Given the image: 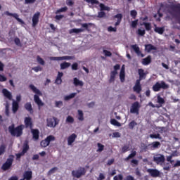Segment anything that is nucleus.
<instances>
[{
    "label": "nucleus",
    "instance_id": "53",
    "mask_svg": "<svg viewBox=\"0 0 180 180\" xmlns=\"http://www.w3.org/2000/svg\"><path fill=\"white\" fill-rule=\"evenodd\" d=\"M86 2H87L88 4H91V5L99 4V1H98L97 0H86Z\"/></svg>",
    "mask_w": 180,
    "mask_h": 180
},
{
    "label": "nucleus",
    "instance_id": "29",
    "mask_svg": "<svg viewBox=\"0 0 180 180\" xmlns=\"http://www.w3.org/2000/svg\"><path fill=\"white\" fill-rule=\"evenodd\" d=\"M29 88L33 91L34 94H37V95L41 96V92L35 87V86L30 84L29 85Z\"/></svg>",
    "mask_w": 180,
    "mask_h": 180
},
{
    "label": "nucleus",
    "instance_id": "47",
    "mask_svg": "<svg viewBox=\"0 0 180 180\" xmlns=\"http://www.w3.org/2000/svg\"><path fill=\"white\" fill-rule=\"evenodd\" d=\"M98 146V150L97 152H102L105 149V146L103 145L102 143H97Z\"/></svg>",
    "mask_w": 180,
    "mask_h": 180
},
{
    "label": "nucleus",
    "instance_id": "10",
    "mask_svg": "<svg viewBox=\"0 0 180 180\" xmlns=\"http://www.w3.org/2000/svg\"><path fill=\"white\" fill-rule=\"evenodd\" d=\"M75 59L74 56L49 57L51 61L70 60Z\"/></svg>",
    "mask_w": 180,
    "mask_h": 180
},
{
    "label": "nucleus",
    "instance_id": "35",
    "mask_svg": "<svg viewBox=\"0 0 180 180\" xmlns=\"http://www.w3.org/2000/svg\"><path fill=\"white\" fill-rule=\"evenodd\" d=\"M25 108L29 112L32 113L33 112V109H32V105H31L30 103H27L25 104Z\"/></svg>",
    "mask_w": 180,
    "mask_h": 180
},
{
    "label": "nucleus",
    "instance_id": "60",
    "mask_svg": "<svg viewBox=\"0 0 180 180\" xmlns=\"http://www.w3.org/2000/svg\"><path fill=\"white\" fill-rule=\"evenodd\" d=\"M71 69L72 70H78V63H73L72 65H71Z\"/></svg>",
    "mask_w": 180,
    "mask_h": 180
},
{
    "label": "nucleus",
    "instance_id": "32",
    "mask_svg": "<svg viewBox=\"0 0 180 180\" xmlns=\"http://www.w3.org/2000/svg\"><path fill=\"white\" fill-rule=\"evenodd\" d=\"M117 75V71H112L110 72V77L109 79V82H114L115 80V76Z\"/></svg>",
    "mask_w": 180,
    "mask_h": 180
},
{
    "label": "nucleus",
    "instance_id": "22",
    "mask_svg": "<svg viewBox=\"0 0 180 180\" xmlns=\"http://www.w3.org/2000/svg\"><path fill=\"white\" fill-rule=\"evenodd\" d=\"M145 51L148 53L151 52V51H157V47L150 44L145 45Z\"/></svg>",
    "mask_w": 180,
    "mask_h": 180
},
{
    "label": "nucleus",
    "instance_id": "15",
    "mask_svg": "<svg viewBox=\"0 0 180 180\" xmlns=\"http://www.w3.org/2000/svg\"><path fill=\"white\" fill-rule=\"evenodd\" d=\"M131 49L134 51L135 53L137 54L138 56H141L142 58L145 57V55L141 53V51H140V48L136 44L131 45Z\"/></svg>",
    "mask_w": 180,
    "mask_h": 180
},
{
    "label": "nucleus",
    "instance_id": "8",
    "mask_svg": "<svg viewBox=\"0 0 180 180\" xmlns=\"http://www.w3.org/2000/svg\"><path fill=\"white\" fill-rule=\"evenodd\" d=\"M59 120L56 117H51L46 120V125L50 128H54L58 124Z\"/></svg>",
    "mask_w": 180,
    "mask_h": 180
},
{
    "label": "nucleus",
    "instance_id": "17",
    "mask_svg": "<svg viewBox=\"0 0 180 180\" xmlns=\"http://www.w3.org/2000/svg\"><path fill=\"white\" fill-rule=\"evenodd\" d=\"M138 75H139V82H141L142 79H145L146 77H147V73L144 72V70L143 69H138Z\"/></svg>",
    "mask_w": 180,
    "mask_h": 180
},
{
    "label": "nucleus",
    "instance_id": "21",
    "mask_svg": "<svg viewBox=\"0 0 180 180\" xmlns=\"http://www.w3.org/2000/svg\"><path fill=\"white\" fill-rule=\"evenodd\" d=\"M19 110V103L18 101H13L12 103V112L13 114H15Z\"/></svg>",
    "mask_w": 180,
    "mask_h": 180
},
{
    "label": "nucleus",
    "instance_id": "55",
    "mask_svg": "<svg viewBox=\"0 0 180 180\" xmlns=\"http://www.w3.org/2000/svg\"><path fill=\"white\" fill-rule=\"evenodd\" d=\"M32 70H34L35 72H39L42 70V68L41 66H36L32 68Z\"/></svg>",
    "mask_w": 180,
    "mask_h": 180
},
{
    "label": "nucleus",
    "instance_id": "12",
    "mask_svg": "<svg viewBox=\"0 0 180 180\" xmlns=\"http://www.w3.org/2000/svg\"><path fill=\"white\" fill-rule=\"evenodd\" d=\"M40 13L37 12L34 14L33 18H32V27H35L37 24H39V20Z\"/></svg>",
    "mask_w": 180,
    "mask_h": 180
},
{
    "label": "nucleus",
    "instance_id": "36",
    "mask_svg": "<svg viewBox=\"0 0 180 180\" xmlns=\"http://www.w3.org/2000/svg\"><path fill=\"white\" fill-rule=\"evenodd\" d=\"M84 32V29H76V28H74V29H71L70 30V34H72V33L78 34V33H82V32Z\"/></svg>",
    "mask_w": 180,
    "mask_h": 180
},
{
    "label": "nucleus",
    "instance_id": "56",
    "mask_svg": "<svg viewBox=\"0 0 180 180\" xmlns=\"http://www.w3.org/2000/svg\"><path fill=\"white\" fill-rule=\"evenodd\" d=\"M129 146L125 145L124 147L122 148V153H125L129 151Z\"/></svg>",
    "mask_w": 180,
    "mask_h": 180
},
{
    "label": "nucleus",
    "instance_id": "5",
    "mask_svg": "<svg viewBox=\"0 0 180 180\" xmlns=\"http://www.w3.org/2000/svg\"><path fill=\"white\" fill-rule=\"evenodd\" d=\"M146 172H148L152 178H161V175H163V173H161L157 169H148Z\"/></svg>",
    "mask_w": 180,
    "mask_h": 180
},
{
    "label": "nucleus",
    "instance_id": "26",
    "mask_svg": "<svg viewBox=\"0 0 180 180\" xmlns=\"http://www.w3.org/2000/svg\"><path fill=\"white\" fill-rule=\"evenodd\" d=\"M2 92L4 97H6V98H8L10 101L12 100V94L10 91H8V90L4 89Z\"/></svg>",
    "mask_w": 180,
    "mask_h": 180
},
{
    "label": "nucleus",
    "instance_id": "24",
    "mask_svg": "<svg viewBox=\"0 0 180 180\" xmlns=\"http://www.w3.org/2000/svg\"><path fill=\"white\" fill-rule=\"evenodd\" d=\"M34 103L37 104L38 107H41L44 105V103H42L41 100L39 98V96H37V94L34 96Z\"/></svg>",
    "mask_w": 180,
    "mask_h": 180
},
{
    "label": "nucleus",
    "instance_id": "42",
    "mask_svg": "<svg viewBox=\"0 0 180 180\" xmlns=\"http://www.w3.org/2000/svg\"><path fill=\"white\" fill-rule=\"evenodd\" d=\"M129 129L131 130H133L134 128L137 126V123L135 122V120H132L131 122L129 123L128 124Z\"/></svg>",
    "mask_w": 180,
    "mask_h": 180
},
{
    "label": "nucleus",
    "instance_id": "25",
    "mask_svg": "<svg viewBox=\"0 0 180 180\" xmlns=\"http://www.w3.org/2000/svg\"><path fill=\"white\" fill-rule=\"evenodd\" d=\"M63 77V73L61 72H58V76H56V84H61V83L63 82V80L61 79V78Z\"/></svg>",
    "mask_w": 180,
    "mask_h": 180
},
{
    "label": "nucleus",
    "instance_id": "13",
    "mask_svg": "<svg viewBox=\"0 0 180 180\" xmlns=\"http://www.w3.org/2000/svg\"><path fill=\"white\" fill-rule=\"evenodd\" d=\"M4 15L10 17H13V18L16 19L17 22H19L21 24H24V21L18 18L19 15H18V13H9V11H6L4 12Z\"/></svg>",
    "mask_w": 180,
    "mask_h": 180
},
{
    "label": "nucleus",
    "instance_id": "58",
    "mask_svg": "<svg viewBox=\"0 0 180 180\" xmlns=\"http://www.w3.org/2000/svg\"><path fill=\"white\" fill-rule=\"evenodd\" d=\"M138 23H139V20L131 21V27L136 28Z\"/></svg>",
    "mask_w": 180,
    "mask_h": 180
},
{
    "label": "nucleus",
    "instance_id": "63",
    "mask_svg": "<svg viewBox=\"0 0 180 180\" xmlns=\"http://www.w3.org/2000/svg\"><path fill=\"white\" fill-rule=\"evenodd\" d=\"M108 31L109 32H115L117 31V29H116L115 27H113L112 26H110V27H108Z\"/></svg>",
    "mask_w": 180,
    "mask_h": 180
},
{
    "label": "nucleus",
    "instance_id": "39",
    "mask_svg": "<svg viewBox=\"0 0 180 180\" xmlns=\"http://www.w3.org/2000/svg\"><path fill=\"white\" fill-rule=\"evenodd\" d=\"M76 95H77L76 93H72V94H70L68 96H64V101H70L72 98H75Z\"/></svg>",
    "mask_w": 180,
    "mask_h": 180
},
{
    "label": "nucleus",
    "instance_id": "62",
    "mask_svg": "<svg viewBox=\"0 0 180 180\" xmlns=\"http://www.w3.org/2000/svg\"><path fill=\"white\" fill-rule=\"evenodd\" d=\"M103 17H105V13L103 11H100L98 13V18H102Z\"/></svg>",
    "mask_w": 180,
    "mask_h": 180
},
{
    "label": "nucleus",
    "instance_id": "20",
    "mask_svg": "<svg viewBox=\"0 0 180 180\" xmlns=\"http://www.w3.org/2000/svg\"><path fill=\"white\" fill-rule=\"evenodd\" d=\"M76 138H77V135L75 134H72L70 136H68V145L70 146L73 143H75V141L76 140Z\"/></svg>",
    "mask_w": 180,
    "mask_h": 180
},
{
    "label": "nucleus",
    "instance_id": "44",
    "mask_svg": "<svg viewBox=\"0 0 180 180\" xmlns=\"http://www.w3.org/2000/svg\"><path fill=\"white\" fill-rule=\"evenodd\" d=\"M158 103H159V105H162L163 104L165 103V100L160 96H158Z\"/></svg>",
    "mask_w": 180,
    "mask_h": 180
},
{
    "label": "nucleus",
    "instance_id": "7",
    "mask_svg": "<svg viewBox=\"0 0 180 180\" xmlns=\"http://www.w3.org/2000/svg\"><path fill=\"white\" fill-rule=\"evenodd\" d=\"M53 141H55V136L50 135L48 137H46L45 140L41 141L40 146L42 148L48 147L49 143Z\"/></svg>",
    "mask_w": 180,
    "mask_h": 180
},
{
    "label": "nucleus",
    "instance_id": "23",
    "mask_svg": "<svg viewBox=\"0 0 180 180\" xmlns=\"http://www.w3.org/2000/svg\"><path fill=\"white\" fill-rule=\"evenodd\" d=\"M154 26H155L154 31L155 33H158L160 35L163 34L164 32L165 31V29L164 28V27H157V25H154Z\"/></svg>",
    "mask_w": 180,
    "mask_h": 180
},
{
    "label": "nucleus",
    "instance_id": "16",
    "mask_svg": "<svg viewBox=\"0 0 180 180\" xmlns=\"http://www.w3.org/2000/svg\"><path fill=\"white\" fill-rule=\"evenodd\" d=\"M25 128H30L32 129L33 128V123H32V120H31V117H25Z\"/></svg>",
    "mask_w": 180,
    "mask_h": 180
},
{
    "label": "nucleus",
    "instance_id": "6",
    "mask_svg": "<svg viewBox=\"0 0 180 180\" xmlns=\"http://www.w3.org/2000/svg\"><path fill=\"white\" fill-rule=\"evenodd\" d=\"M161 143L159 141H154L152 143L146 146L144 150H154L160 148Z\"/></svg>",
    "mask_w": 180,
    "mask_h": 180
},
{
    "label": "nucleus",
    "instance_id": "34",
    "mask_svg": "<svg viewBox=\"0 0 180 180\" xmlns=\"http://www.w3.org/2000/svg\"><path fill=\"white\" fill-rule=\"evenodd\" d=\"M144 25L145 26V29L146 31H150L151 29H152V26H151V23L150 22H142V24H141V26H143Z\"/></svg>",
    "mask_w": 180,
    "mask_h": 180
},
{
    "label": "nucleus",
    "instance_id": "40",
    "mask_svg": "<svg viewBox=\"0 0 180 180\" xmlns=\"http://www.w3.org/2000/svg\"><path fill=\"white\" fill-rule=\"evenodd\" d=\"M30 150V146L27 143H25L24 146L22 147V150L21 153H22V154H26L27 152Z\"/></svg>",
    "mask_w": 180,
    "mask_h": 180
},
{
    "label": "nucleus",
    "instance_id": "64",
    "mask_svg": "<svg viewBox=\"0 0 180 180\" xmlns=\"http://www.w3.org/2000/svg\"><path fill=\"white\" fill-rule=\"evenodd\" d=\"M124 180H135V179L132 176H127V178L124 179Z\"/></svg>",
    "mask_w": 180,
    "mask_h": 180
},
{
    "label": "nucleus",
    "instance_id": "31",
    "mask_svg": "<svg viewBox=\"0 0 180 180\" xmlns=\"http://www.w3.org/2000/svg\"><path fill=\"white\" fill-rule=\"evenodd\" d=\"M151 63V57L150 56H148V57L143 58L142 60V64L143 65H148Z\"/></svg>",
    "mask_w": 180,
    "mask_h": 180
},
{
    "label": "nucleus",
    "instance_id": "19",
    "mask_svg": "<svg viewBox=\"0 0 180 180\" xmlns=\"http://www.w3.org/2000/svg\"><path fill=\"white\" fill-rule=\"evenodd\" d=\"M31 133H32V135L33 136V139L34 141H38L39 138V129H31Z\"/></svg>",
    "mask_w": 180,
    "mask_h": 180
},
{
    "label": "nucleus",
    "instance_id": "38",
    "mask_svg": "<svg viewBox=\"0 0 180 180\" xmlns=\"http://www.w3.org/2000/svg\"><path fill=\"white\" fill-rule=\"evenodd\" d=\"M136 155V151H131V154L124 159L125 161H129L130 159H133Z\"/></svg>",
    "mask_w": 180,
    "mask_h": 180
},
{
    "label": "nucleus",
    "instance_id": "37",
    "mask_svg": "<svg viewBox=\"0 0 180 180\" xmlns=\"http://www.w3.org/2000/svg\"><path fill=\"white\" fill-rule=\"evenodd\" d=\"M70 66V63L68 62H63L60 64V70H65L66 68H69Z\"/></svg>",
    "mask_w": 180,
    "mask_h": 180
},
{
    "label": "nucleus",
    "instance_id": "46",
    "mask_svg": "<svg viewBox=\"0 0 180 180\" xmlns=\"http://www.w3.org/2000/svg\"><path fill=\"white\" fill-rule=\"evenodd\" d=\"M150 138L155 139H161L160 134H150Z\"/></svg>",
    "mask_w": 180,
    "mask_h": 180
},
{
    "label": "nucleus",
    "instance_id": "43",
    "mask_svg": "<svg viewBox=\"0 0 180 180\" xmlns=\"http://www.w3.org/2000/svg\"><path fill=\"white\" fill-rule=\"evenodd\" d=\"M110 124H112L113 126L121 127V123L118 122V121L115 119L110 120Z\"/></svg>",
    "mask_w": 180,
    "mask_h": 180
},
{
    "label": "nucleus",
    "instance_id": "51",
    "mask_svg": "<svg viewBox=\"0 0 180 180\" xmlns=\"http://www.w3.org/2000/svg\"><path fill=\"white\" fill-rule=\"evenodd\" d=\"M137 33H138V35L143 37L146 34V30L138 29Z\"/></svg>",
    "mask_w": 180,
    "mask_h": 180
},
{
    "label": "nucleus",
    "instance_id": "27",
    "mask_svg": "<svg viewBox=\"0 0 180 180\" xmlns=\"http://www.w3.org/2000/svg\"><path fill=\"white\" fill-rule=\"evenodd\" d=\"M115 18L117 19V22L115 24V26H119L122 22V19L123 18V15L121 13H118L115 15Z\"/></svg>",
    "mask_w": 180,
    "mask_h": 180
},
{
    "label": "nucleus",
    "instance_id": "33",
    "mask_svg": "<svg viewBox=\"0 0 180 180\" xmlns=\"http://www.w3.org/2000/svg\"><path fill=\"white\" fill-rule=\"evenodd\" d=\"M77 120L80 122H83L84 120V112H82V110H77Z\"/></svg>",
    "mask_w": 180,
    "mask_h": 180
},
{
    "label": "nucleus",
    "instance_id": "11",
    "mask_svg": "<svg viewBox=\"0 0 180 180\" xmlns=\"http://www.w3.org/2000/svg\"><path fill=\"white\" fill-rule=\"evenodd\" d=\"M153 160L158 165L160 163H164L165 162V157L164 156V155L158 154L153 157Z\"/></svg>",
    "mask_w": 180,
    "mask_h": 180
},
{
    "label": "nucleus",
    "instance_id": "3",
    "mask_svg": "<svg viewBox=\"0 0 180 180\" xmlns=\"http://www.w3.org/2000/svg\"><path fill=\"white\" fill-rule=\"evenodd\" d=\"M15 156L13 155H10L9 158L6 159V162L1 165V170L8 171L10 168H11L13 162H14Z\"/></svg>",
    "mask_w": 180,
    "mask_h": 180
},
{
    "label": "nucleus",
    "instance_id": "4",
    "mask_svg": "<svg viewBox=\"0 0 180 180\" xmlns=\"http://www.w3.org/2000/svg\"><path fill=\"white\" fill-rule=\"evenodd\" d=\"M86 173V170H85V168L79 167L77 170H73L71 172V175H72L73 178L79 179L82 176H84Z\"/></svg>",
    "mask_w": 180,
    "mask_h": 180
},
{
    "label": "nucleus",
    "instance_id": "61",
    "mask_svg": "<svg viewBox=\"0 0 180 180\" xmlns=\"http://www.w3.org/2000/svg\"><path fill=\"white\" fill-rule=\"evenodd\" d=\"M66 4L68 6H72L73 5H75V1H73V0H67Z\"/></svg>",
    "mask_w": 180,
    "mask_h": 180
},
{
    "label": "nucleus",
    "instance_id": "30",
    "mask_svg": "<svg viewBox=\"0 0 180 180\" xmlns=\"http://www.w3.org/2000/svg\"><path fill=\"white\" fill-rule=\"evenodd\" d=\"M125 73H124V66L122 67L121 71H120V79L121 80V82H124L125 78Z\"/></svg>",
    "mask_w": 180,
    "mask_h": 180
},
{
    "label": "nucleus",
    "instance_id": "54",
    "mask_svg": "<svg viewBox=\"0 0 180 180\" xmlns=\"http://www.w3.org/2000/svg\"><path fill=\"white\" fill-rule=\"evenodd\" d=\"M56 171H58L57 167L50 169V170L49 171V175H51L52 174H54Z\"/></svg>",
    "mask_w": 180,
    "mask_h": 180
},
{
    "label": "nucleus",
    "instance_id": "48",
    "mask_svg": "<svg viewBox=\"0 0 180 180\" xmlns=\"http://www.w3.org/2000/svg\"><path fill=\"white\" fill-rule=\"evenodd\" d=\"M67 10H68V8L67 6H65L63 8H59L58 10H57L56 11V14H58V13H60L61 12H66Z\"/></svg>",
    "mask_w": 180,
    "mask_h": 180
},
{
    "label": "nucleus",
    "instance_id": "57",
    "mask_svg": "<svg viewBox=\"0 0 180 180\" xmlns=\"http://www.w3.org/2000/svg\"><path fill=\"white\" fill-rule=\"evenodd\" d=\"M103 53L105 55V57H111L112 53L109 51L108 50H103Z\"/></svg>",
    "mask_w": 180,
    "mask_h": 180
},
{
    "label": "nucleus",
    "instance_id": "9",
    "mask_svg": "<svg viewBox=\"0 0 180 180\" xmlns=\"http://www.w3.org/2000/svg\"><path fill=\"white\" fill-rule=\"evenodd\" d=\"M139 109H140V104L139 101H135L133 104H131V106L130 108V112L131 114L139 115Z\"/></svg>",
    "mask_w": 180,
    "mask_h": 180
},
{
    "label": "nucleus",
    "instance_id": "14",
    "mask_svg": "<svg viewBox=\"0 0 180 180\" xmlns=\"http://www.w3.org/2000/svg\"><path fill=\"white\" fill-rule=\"evenodd\" d=\"M134 91L136 92V94H140L142 91L141 84H140V80H136L135 82V85L133 87Z\"/></svg>",
    "mask_w": 180,
    "mask_h": 180
},
{
    "label": "nucleus",
    "instance_id": "1",
    "mask_svg": "<svg viewBox=\"0 0 180 180\" xmlns=\"http://www.w3.org/2000/svg\"><path fill=\"white\" fill-rule=\"evenodd\" d=\"M8 131L11 135L16 137H19L22 136L23 134V127L22 125H19L15 128V125L12 124L8 127Z\"/></svg>",
    "mask_w": 180,
    "mask_h": 180
},
{
    "label": "nucleus",
    "instance_id": "50",
    "mask_svg": "<svg viewBox=\"0 0 180 180\" xmlns=\"http://www.w3.org/2000/svg\"><path fill=\"white\" fill-rule=\"evenodd\" d=\"M66 122L68 123L73 124L75 122V119L72 116L68 115Z\"/></svg>",
    "mask_w": 180,
    "mask_h": 180
},
{
    "label": "nucleus",
    "instance_id": "45",
    "mask_svg": "<svg viewBox=\"0 0 180 180\" xmlns=\"http://www.w3.org/2000/svg\"><path fill=\"white\" fill-rule=\"evenodd\" d=\"M37 61L38 63H39L41 65H45V61L44 60L42 59L39 56H37Z\"/></svg>",
    "mask_w": 180,
    "mask_h": 180
},
{
    "label": "nucleus",
    "instance_id": "59",
    "mask_svg": "<svg viewBox=\"0 0 180 180\" xmlns=\"http://www.w3.org/2000/svg\"><path fill=\"white\" fill-rule=\"evenodd\" d=\"M100 8L101 11H108L109 9V8L103 4H100Z\"/></svg>",
    "mask_w": 180,
    "mask_h": 180
},
{
    "label": "nucleus",
    "instance_id": "18",
    "mask_svg": "<svg viewBox=\"0 0 180 180\" xmlns=\"http://www.w3.org/2000/svg\"><path fill=\"white\" fill-rule=\"evenodd\" d=\"M22 177L25 180H31L32 179V171H25L22 174Z\"/></svg>",
    "mask_w": 180,
    "mask_h": 180
},
{
    "label": "nucleus",
    "instance_id": "49",
    "mask_svg": "<svg viewBox=\"0 0 180 180\" xmlns=\"http://www.w3.org/2000/svg\"><path fill=\"white\" fill-rule=\"evenodd\" d=\"M130 15L133 19H136L137 16V11L136 10L131 11Z\"/></svg>",
    "mask_w": 180,
    "mask_h": 180
},
{
    "label": "nucleus",
    "instance_id": "52",
    "mask_svg": "<svg viewBox=\"0 0 180 180\" xmlns=\"http://www.w3.org/2000/svg\"><path fill=\"white\" fill-rule=\"evenodd\" d=\"M6 152V147L4 145H1L0 146V156L4 154Z\"/></svg>",
    "mask_w": 180,
    "mask_h": 180
},
{
    "label": "nucleus",
    "instance_id": "28",
    "mask_svg": "<svg viewBox=\"0 0 180 180\" xmlns=\"http://www.w3.org/2000/svg\"><path fill=\"white\" fill-rule=\"evenodd\" d=\"M73 84L75 86H84V82H82L81 80H79L78 78L73 79Z\"/></svg>",
    "mask_w": 180,
    "mask_h": 180
},
{
    "label": "nucleus",
    "instance_id": "41",
    "mask_svg": "<svg viewBox=\"0 0 180 180\" xmlns=\"http://www.w3.org/2000/svg\"><path fill=\"white\" fill-rule=\"evenodd\" d=\"M90 26H93V23H82V27L84 28L86 30L89 31Z\"/></svg>",
    "mask_w": 180,
    "mask_h": 180
},
{
    "label": "nucleus",
    "instance_id": "2",
    "mask_svg": "<svg viewBox=\"0 0 180 180\" xmlns=\"http://www.w3.org/2000/svg\"><path fill=\"white\" fill-rule=\"evenodd\" d=\"M169 85L165 83L164 81H161L160 82H158L153 85L152 89L153 91L158 92L160 91L161 89H168Z\"/></svg>",
    "mask_w": 180,
    "mask_h": 180
}]
</instances>
